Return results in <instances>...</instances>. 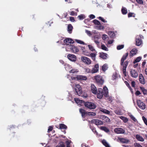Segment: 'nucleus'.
I'll use <instances>...</instances> for the list:
<instances>
[{
  "mask_svg": "<svg viewBox=\"0 0 147 147\" xmlns=\"http://www.w3.org/2000/svg\"><path fill=\"white\" fill-rule=\"evenodd\" d=\"M107 68L108 67L107 64H105L102 66L101 69L103 71H105L107 69Z\"/></svg>",
  "mask_w": 147,
  "mask_h": 147,
  "instance_id": "nucleus-33",
  "label": "nucleus"
},
{
  "mask_svg": "<svg viewBox=\"0 0 147 147\" xmlns=\"http://www.w3.org/2000/svg\"><path fill=\"white\" fill-rule=\"evenodd\" d=\"M136 1L139 4L142 5L143 4V0H136Z\"/></svg>",
  "mask_w": 147,
  "mask_h": 147,
  "instance_id": "nucleus-53",
  "label": "nucleus"
},
{
  "mask_svg": "<svg viewBox=\"0 0 147 147\" xmlns=\"http://www.w3.org/2000/svg\"><path fill=\"white\" fill-rule=\"evenodd\" d=\"M91 91L92 93L94 94H96L97 91H98L96 87L94 84H92L91 86Z\"/></svg>",
  "mask_w": 147,
  "mask_h": 147,
  "instance_id": "nucleus-17",
  "label": "nucleus"
},
{
  "mask_svg": "<svg viewBox=\"0 0 147 147\" xmlns=\"http://www.w3.org/2000/svg\"><path fill=\"white\" fill-rule=\"evenodd\" d=\"M75 40L78 43L80 44L84 45H85L86 44L82 40L77 39Z\"/></svg>",
  "mask_w": 147,
  "mask_h": 147,
  "instance_id": "nucleus-41",
  "label": "nucleus"
},
{
  "mask_svg": "<svg viewBox=\"0 0 147 147\" xmlns=\"http://www.w3.org/2000/svg\"><path fill=\"white\" fill-rule=\"evenodd\" d=\"M93 22L95 25H99L101 24L100 22L98 20L95 19L93 21Z\"/></svg>",
  "mask_w": 147,
  "mask_h": 147,
  "instance_id": "nucleus-38",
  "label": "nucleus"
},
{
  "mask_svg": "<svg viewBox=\"0 0 147 147\" xmlns=\"http://www.w3.org/2000/svg\"><path fill=\"white\" fill-rule=\"evenodd\" d=\"M85 32L89 36H90L92 35V34L91 33V32L87 30H86Z\"/></svg>",
  "mask_w": 147,
  "mask_h": 147,
  "instance_id": "nucleus-58",
  "label": "nucleus"
},
{
  "mask_svg": "<svg viewBox=\"0 0 147 147\" xmlns=\"http://www.w3.org/2000/svg\"><path fill=\"white\" fill-rule=\"evenodd\" d=\"M68 58L70 61H75L76 60V56L74 55L69 54L67 56Z\"/></svg>",
  "mask_w": 147,
  "mask_h": 147,
  "instance_id": "nucleus-13",
  "label": "nucleus"
},
{
  "mask_svg": "<svg viewBox=\"0 0 147 147\" xmlns=\"http://www.w3.org/2000/svg\"><path fill=\"white\" fill-rule=\"evenodd\" d=\"M114 132L117 134H123L125 132V130L122 128H115L114 130Z\"/></svg>",
  "mask_w": 147,
  "mask_h": 147,
  "instance_id": "nucleus-11",
  "label": "nucleus"
},
{
  "mask_svg": "<svg viewBox=\"0 0 147 147\" xmlns=\"http://www.w3.org/2000/svg\"><path fill=\"white\" fill-rule=\"evenodd\" d=\"M59 129H66L67 128V127L65 124L63 123H60L59 125Z\"/></svg>",
  "mask_w": 147,
  "mask_h": 147,
  "instance_id": "nucleus-29",
  "label": "nucleus"
},
{
  "mask_svg": "<svg viewBox=\"0 0 147 147\" xmlns=\"http://www.w3.org/2000/svg\"><path fill=\"white\" fill-rule=\"evenodd\" d=\"M92 39L94 40V41L96 44L98 45L99 44V41L98 40H96L95 37H94V38H93Z\"/></svg>",
  "mask_w": 147,
  "mask_h": 147,
  "instance_id": "nucleus-54",
  "label": "nucleus"
},
{
  "mask_svg": "<svg viewBox=\"0 0 147 147\" xmlns=\"http://www.w3.org/2000/svg\"><path fill=\"white\" fill-rule=\"evenodd\" d=\"M142 119L145 124L147 126V119L144 116L142 117Z\"/></svg>",
  "mask_w": 147,
  "mask_h": 147,
  "instance_id": "nucleus-51",
  "label": "nucleus"
},
{
  "mask_svg": "<svg viewBox=\"0 0 147 147\" xmlns=\"http://www.w3.org/2000/svg\"><path fill=\"white\" fill-rule=\"evenodd\" d=\"M77 79L78 81H82L83 80H86L87 79V78L86 76L82 75H77Z\"/></svg>",
  "mask_w": 147,
  "mask_h": 147,
  "instance_id": "nucleus-14",
  "label": "nucleus"
},
{
  "mask_svg": "<svg viewBox=\"0 0 147 147\" xmlns=\"http://www.w3.org/2000/svg\"><path fill=\"white\" fill-rule=\"evenodd\" d=\"M69 47L71 51L74 53H76L78 52L79 50L77 47L74 45H70Z\"/></svg>",
  "mask_w": 147,
  "mask_h": 147,
  "instance_id": "nucleus-15",
  "label": "nucleus"
},
{
  "mask_svg": "<svg viewBox=\"0 0 147 147\" xmlns=\"http://www.w3.org/2000/svg\"><path fill=\"white\" fill-rule=\"evenodd\" d=\"M75 100L76 102L78 103H79L80 102L81 103H83V101L79 100L78 98H75Z\"/></svg>",
  "mask_w": 147,
  "mask_h": 147,
  "instance_id": "nucleus-43",
  "label": "nucleus"
},
{
  "mask_svg": "<svg viewBox=\"0 0 147 147\" xmlns=\"http://www.w3.org/2000/svg\"><path fill=\"white\" fill-rule=\"evenodd\" d=\"M103 94L105 97H107L108 94V90L107 91H104L103 92Z\"/></svg>",
  "mask_w": 147,
  "mask_h": 147,
  "instance_id": "nucleus-61",
  "label": "nucleus"
},
{
  "mask_svg": "<svg viewBox=\"0 0 147 147\" xmlns=\"http://www.w3.org/2000/svg\"><path fill=\"white\" fill-rule=\"evenodd\" d=\"M134 145L135 147H142L139 144L137 143H135Z\"/></svg>",
  "mask_w": 147,
  "mask_h": 147,
  "instance_id": "nucleus-59",
  "label": "nucleus"
},
{
  "mask_svg": "<svg viewBox=\"0 0 147 147\" xmlns=\"http://www.w3.org/2000/svg\"><path fill=\"white\" fill-rule=\"evenodd\" d=\"M96 56V55L95 54L91 53H90V56L91 57L92 60L94 61L95 60Z\"/></svg>",
  "mask_w": 147,
  "mask_h": 147,
  "instance_id": "nucleus-36",
  "label": "nucleus"
},
{
  "mask_svg": "<svg viewBox=\"0 0 147 147\" xmlns=\"http://www.w3.org/2000/svg\"><path fill=\"white\" fill-rule=\"evenodd\" d=\"M89 123L90 122L91 123H94L96 125H101L103 124V122L99 120L98 119H93L90 121H89Z\"/></svg>",
  "mask_w": 147,
  "mask_h": 147,
  "instance_id": "nucleus-6",
  "label": "nucleus"
},
{
  "mask_svg": "<svg viewBox=\"0 0 147 147\" xmlns=\"http://www.w3.org/2000/svg\"><path fill=\"white\" fill-rule=\"evenodd\" d=\"M115 113L118 115H121V112L120 111L116 110L115 111Z\"/></svg>",
  "mask_w": 147,
  "mask_h": 147,
  "instance_id": "nucleus-60",
  "label": "nucleus"
},
{
  "mask_svg": "<svg viewBox=\"0 0 147 147\" xmlns=\"http://www.w3.org/2000/svg\"><path fill=\"white\" fill-rule=\"evenodd\" d=\"M88 47L89 48L90 50H91L92 51H95V49H94L93 46L91 45H88Z\"/></svg>",
  "mask_w": 147,
  "mask_h": 147,
  "instance_id": "nucleus-49",
  "label": "nucleus"
},
{
  "mask_svg": "<svg viewBox=\"0 0 147 147\" xmlns=\"http://www.w3.org/2000/svg\"><path fill=\"white\" fill-rule=\"evenodd\" d=\"M96 82L98 85H102L104 82V79L102 77L99 75L96 76L94 77Z\"/></svg>",
  "mask_w": 147,
  "mask_h": 147,
  "instance_id": "nucleus-1",
  "label": "nucleus"
},
{
  "mask_svg": "<svg viewBox=\"0 0 147 147\" xmlns=\"http://www.w3.org/2000/svg\"><path fill=\"white\" fill-rule=\"evenodd\" d=\"M99 69V66L98 64H96L94 67L92 69V73H95L97 72Z\"/></svg>",
  "mask_w": 147,
  "mask_h": 147,
  "instance_id": "nucleus-18",
  "label": "nucleus"
},
{
  "mask_svg": "<svg viewBox=\"0 0 147 147\" xmlns=\"http://www.w3.org/2000/svg\"><path fill=\"white\" fill-rule=\"evenodd\" d=\"M78 18L80 20H83L84 18V16L82 14H81L79 15L78 16Z\"/></svg>",
  "mask_w": 147,
  "mask_h": 147,
  "instance_id": "nucleus-52",
  "label": "nucleus"
},
{
  "mask_svg": "<svg viewBox=\"0 0 147 147\" xmlns=\"http://www.w3.org/2000/svg\"><path fill=\"white\" fill-rule=\"evenodd\" d=\"M97 97L98 98L101 99L103 95V90L102 88H99L97 91Z\"/></svg>",
  "mask_w": 147,
  "mask_h": 147,
  "instance_id": "nucleus-7",
  "label": "nucleus"
},
{
  "mask_svg": "<svg viewBox=\"0 0 147 147\" xmlns=\"http://www.w3.org/2000/svg\"><path fill=\"white\" fill-rule=\"evenodd\" d=\"M101 48L102 50L106 51H108V49L104 45H102L101 46Z\"/></svg>",
  "mask_w": 147,
  "mask_h": 147,
  "instance_id": "nucleus-44",
  "label": "nucleus"
},
{
  "mask_svg": "<svg viewBox=\"0 0 147 147\" xmlns=\"http://www.w3.org/2000/svg\"><path fill=\"white\" fill-rule=\"evenodd\" d=\"M53 129V127L51 126H49V128L48 130V132H49L50 131H52Z\"/></svg>",
  "mask_w": 147,
  "mask_h": 147,
  "instance_id": "nucleus-64",
  "label": "nucleus"
},
{
  "mask_svg": "<svg viewBox=\"0 0 147 147\" xmlns=\"http://www.w3.org/2000/svg\"><path fill=\"white\" fill-rule=\"evenodd\" d=\"M141 57H137L136 59L134 61L133 63L135 64L136 63L139 62L141 59Z\"/></svg>",
  "mask_w": 147,
  "mask_h": 147,
  "instance_id": "nucleus-37",
  "label": "nucleus"
},
{
  "mask_svg": "<svg viewBox=\"0 0 147 147\" xmlns=\"http://www.w3.org/2000/svg\"><path fill=\"white\" fill-rule=\"evenodd\" d=\"M96 115V113L95 112H88L87 116L88 115V116H94Z\"/></svg>",
  "mask_w": 147,
  "mask_h": 147,
  "instance_id": "nucleus-40",
  "label": "nucleus"
},
{
  "mask_svg": "<svg viewBox=\"0 0 147 147\" xmlns=\"http://www.w3.org/2000/svg\"><path fill=\"white\" fill-rule=\"evenodd\" d=\"M139 80L140 82L142 84H145V81L144 78L142 75L140 74L139 75Z\"/></svg>",
  "mask_w": 147,
  "mask_h": 147,
  "instance_id": "nucleus-21",
  "label": "nucleus"
},
{
  "mask_svg": "<svg viewBox=\"0 0 147 147\" xmlns=\"http://www.w3.org/2000/svg\"><path fill=\"white\" fill-rule=\"evenodd\" d=\"M128 53H127L125 55H124L121 59V65H122L124 63V61L126 59L128 55Z\"/></svg>",
  "mask_w": 147,
  "mask_h": 147,
  "instance_id": "nucleus-20",
  "label": "nucleus"
},
{
  "mask_svg": "<svg viewBox=\"0 0 147 147\" xmlns=\"http://www.w3.org/2000/svg\"><path fill=\"white\" fill-rule=\"evenodd\" d=\"M64 42L66 45H69V44H73L74 41L72 39L69 38H66L64 40Z\"/></svg>",
  "mask_w": 147,
  "mask_h": 147,
  "instance_id": "nucleus-16",
  "label": "nucleus"
},
{
  "mask_svg": "<svg viewBox=\"0 0 147 147\" xmlns=\"http://www.w3.org/2000/svg\"><path fill=\"white\" fill-rule=\"evenodd\" d=\"M134 14V13L131 12H129L128 14V18H130L131 17H134L135 16L134 15H133Z\"/></svg>",
  "mask_w": 147,
  "mask_h": 147,
  "instance_id": "nucleus-50",
  "label": "nucleus"
},
{
  "mask_svg": "<svg viewBox=\"0 0 147 147\" xmlns=\"http://www.w3.org/2000/svg\"><path fill=\"white\" fill-rule=\"evenodd\" d=\"M122 13L123 15H125L127 13V10L124 7H122L121 10Z\"/></svg>",
  "mask_w": 147,
  "mask_h": 147,
  "instance_id": "nucleus-30",
  "label": "nucleus"
},
{
  "mask_svg": "<svg viewBox=\"0 0 147 147\" xmlns=\"http://www.w3.org/2000/svg\"><path fill=\"white\" fill-rule=\"evenodd\" d=\"M65 145L63 142H61L60 144L59 145L57 146L56 147H64Z\"/></svg>",
  "mask_w": 147,
  "mask_h": 147,
  "instance_id": "nucleus-57",
  "label": "nucleus"
},
{
  "mask_svg": "<svg viewBox=\"0 0 147 147\" xmlns=\"http://www.w3.org/2000/svg\"><path fill=\"white\" fill-rule=\"evenodd\" d=\"M75 90L76 92L78 95H80L81 94L82 92V89L80 86L79 84H76Z\"/></svg>",
  "mask_w": 147,
  "mask_h": 147,
  "instance_id": "nucleus-4",
  "label": "nucleus"
},
{
  "mask_svg": "<svg viewBox=\"0 0 147 147\" xmlns=\"http://www.w3.org/2000/svg\"><path fill=\"white\" fill-rule=\"evenodd\" d=\"M117 77V75L116 73H115L113 74V75L112 76V80H115Z\"/></svg>",
  "mask_w": 147,
  "mask_h": 147,
  "instance_id": "nucleus-48",
  "label": "nucleus"
},
{
  "mask_svg": "<svg viewBox=\"0 0 147 147\" xmlns=\"http://www.w3.org/2000/svg\"><path fill=\"white\" fill-rule=\"evenodd\" d=\"M69 20H70L71 22H74L75 21V20L74 18L72 17H70Z\"/></svg>",
  "mask_w": 147,
  "mask_h": 147,
  "instance_id": "nucleus-62",
  "label": "nucleus"
},
{
  "mask_svg": "<svg viewBox=\"0 0 147 147\" xmlns=\"http://www.w3.org/2000/svg\"><path fill=\"white\" fill-rule=\"evenodd\" d=\"M136 138L139 141L143 142L144 141V139L139 135H136Z\"/></svg>",
  "mask_w": 147,
  "mask_h": 147,
  "instance_id": "nucleus-25",
  "label": "nucleus"
},
{
  "mask_svg": "<svg viewBox=\"0 0 147 147\" xmlns=\"http://www.w3.org/2000/svg\"><path fill=\"white\" fill-rule=\"evenodd\" d=\"M140 88L143 93L144 94H147V90L145 89L144 88L140 87Z\"/></svg>",
  "mask_w": 147,
  "mask_h": 147,
  "instance_id": "nucleus-35",
  "label": "nucleus"
},
{
  "mask_svg": "<svg viewBox=\"0 0 147 147\" xmlns=\"http://www.w3.org/2000/svg\"><path fill=\"white\" fill-rule=\"evenodd\" d=\"M107 36L106 34H103L102 35V38L103 40H105L107 39Z\"/></svg>",
  "mask_w": 147,
  "mask_h": 147,
  "instance_id": "nucleus-63",
  "label": "nucleus"
},
{
  "mask_svg": "<svg viewBox=\"0 0 147 147\" xmlns=\"http://www.w3.org/2000/svg\"><path fill=\"white\" fill-rule=\"evenodd\" d=\"M78 72V71L77 69H73L70 70L69 73H70L75 74L76 73Z\"/></svg>",
  "mask_w": 147,
  "mask_h": 147,
  "instance_id": "nucleus-39",
  "label": "nucleus"
},
{
  "mask_svg": "<svg viewBox=\"0 0 147 147\" xmlns=\"http://www.w3.org/2000/svg\"><path fill=\"white\" fill-rule=\"evenodd\" d=\"M82 61L86 64L89 65L91 64V61L89 58L85 56H82L81 57Z\"/></svg>",
  "mask_w": 147,
  "mask_h": 147,
  "instance_id": "nucleus-5",
  "label": "nucleus"
},
{
  "mask_svg": "<svg viewBox=\"0 0 147 147\" xmlns=\"http://www.w3.org/2000/svg\"><path fill=\"white\" fill-rule=\"evenodd\" d=\"M122 120H123V121L124 123H126L127 122V121H128V119L127 118H126V117L121 116L119 117Z\"/></svg>",
  "mask_w": 147,
  "mask_h": 147,
  "instance_id": "nucleus-34",
  "label": "nucleus"
},
{
  "mask_svg": "<svg viewBox=\"0 0 147 147\" xmlns=\"http://www.w3.org/2000/svg\"><path fill=\"white\" fill-rule=\"evenodd\" d=\"M83 103L84 104L85 107L90 109H95L96 107V106L94 103L88 102H85L83 101Z\"/></svg>",
  "mask_w": 147,
  "mask_h": 147,
  "instance_id": "nucleus-2",
  "label": "nucleus"
},
{
  "mask_svg": "<svg viewBox=\"0 0 147 147\" xmlns=\"http://www.w3.org/2000/svg\"><path fill=\"white\" fill-rule=\"evenodd\" d=\"M104 28V26L102 25H99V26L97 27V29L98 30H101L103 29Z\"/></svg>",
  "mask_w": 147,
  "mask_h": 147,
  "instance_id": "nucleus-55",
  "label": "nucleus"
},
{
  "mask_svg": "<svg viewBox=\"0 0 147 147\" xmlns=\"http://www.w3.org/2000/svg\"><path fill=\"white\" fill-rule=\"evenodd\" d=\"M131 76L134 78H136L138 77V73L135 70L131 69L130 71Z\"/></svg>",
  "mask_w": 147,
  "mask_h": 147,
  "instance_id": "nucleus-8",
  "label": "nucleus"
},
{
  "mask_svg": "<svg viewBox=\"0 0 147 147\" xmlns=\"http://www.w3.org/2000/svg\"><path fill=\"white\" fill-rule=\"evenodd\" d=\"M125 84L126 86L129 88V89L130 90V91H131V90H132V89L131 88L129 84L126 81L125 82Z\"/></svg>",
  "mask_w": 147,
  "mask_h": 147,
  "instance_id": "nucleus-47",
  "label": "nucleus"
},
{
  "mask_svg": "<svg viewBox=\"0 0 147 147\" xmlns=\"http://www.w3.org/2000/svg\"><path fill=\"white\" fill-rule=\"evenodd\" d=\"M137 50L136 49H133L131 50L129 53L130 57H131L135 55L137 53Z\"/></svg>",
  "mask_w": 147,
  "mask_h": 147,
  "instance_id": "nucleus-24",
  "label": "nucleus"
},
{
  "mask_svg": "<svg viewBox=\"0 0 147 147\" xmlns=\"http://www.w3.org/2000/svg\"><path fill=\"white\" fill-rule=\"evenodd\" d=\"M108 34L110 37L112 38H113L115 36V34L113 31H109L108 32Z\"/></svg>",
  "mask_w": 147,
  "mask_h": 147,
  "instance_id": "nucleus-31",
  "label": "nucleus"
},
{
  "mask_svg": "<svg viewBox=\"0 0 147 147\" xmlns=\"http://www.w3.org/2000/svg\"><path fill=\"white\" fill-rule=\"evenodd\" d=\"M73 29V27L71 24H69L68 25L67 27V31L69 33L72 32Z\"/></svg>",
  "mask_w": 147,
  "mask_h": 147,
  "instance_id": "nucleus-27",
  "label": "nucleus"
},
{
  "mask_svg": "<svg viewBox=\"0 0 147 147\" xmlns=\"http://www.w3.org/2000/svg\"><path fill=\"white\" fill-rule=\"evenodd\" d=\"M99 57L103 59H106L107 58V54L103 52L99 53Z\"/></svg>",
  "mask_w": 147,
  "mask_h": 147,
  "instance_id": "nucleus-23",
  "label": "nucleus"
},
{
  "mask_svg": "<svg viewBox=\"0 0 147 147\" xmlns=\"http://www.w3.org/2000/svg\"><path fill=\"white\" fill-rule=\"evenodd\" d=\"M100 110L101 111L106 114H109L110 113V112L109 111L105 109L100 108Z\"/></svg>",
  "mask_w": 147,
  "mask_h": 147,
  "instance_id": "nucleus-28",
  "label": "nucleus"
},
{
  "mask_svg": "<svg viewBox=\"0 0 147 147\" xmlns=\"http://www.w3.org/2000/svg\"><path fill=\"white\" fill-rule=\"evenodd\" d=\"M124 47V45H119L117 46V49L118 50H121V49L123 48Z\"/></svg>",
  "mask_w": 147,
  "mask_h": 147,
  "instance_id": "nucleus-46",
  "label": "nucleus"
},
{
  "mask_svg": "<svg viewBox=\"0 0 147 147\" xmlns=\"http://www.w3.org/2000/svg\"><path fill=\"white\" fill-rule=\"evenodd\" d=\"M91 129L94 134H96V135H98V133L96 131L95 128L94 127H92L91 128Z\"/></svg>",
  "mask_w": 147,
  "mask_h": 147,
  "instance_id": "nucleus-42",
  "label": "nucleus"
},
{
  "mask_svg": "<svg viewBox=\"0 0 147 147\" xmlns=\"http://www.w3.org/2000/svg\"><path fill=\"white\" fill-rule=\"evenodd\" d=\"M100 118L106 122H109L110 121V119L108 117L105 115H101L100 117Z\"/></svg>",
  "mask_w": 147,
  "mask_h": 147,
  "instance_id": "nucleus-22",
  "label": "nucleus"
},
{
  "mask_svg": "<svg viewBox=\"0 0 147 147\" xmlns=\"http://www.w3.org/2000/svg\"><path fill=\"white\" fill-rule=\"evenodd\" d=\"M77 13L74 11H72L70 12V15L71 16H77Z\"/></svg>",
  "mask_w": 147,
  "mask_h": 147,
  "instance_id": "nucleus-56",
  "label": "nucleus"
},
{
  "mask_svg": "<svg viewBox=\"0 0 147 147\" xmlns=\"http://www.w3.org/2000/svg\"><path fill=\"white\" fill-rule=\"evenodd\" d=\"M79 111L83 118H84L87 116L88 112L86 111L84 109H80Z\"/></svg>",
  "mask_w": 147,
  "mask_h": 147,
  "instance_id": "nucleus-12",
  "label": "nucleus"
},
{
  "mask_svg": "<svg viewBox=\"0 0 147 147\" xmlns=\"http://www.w3.org/2000/svg\"><path fill=\"white\" fill-rule=\"evenodd\" d=\"M101 130L104 131L105 132L108 133L109 132V130L108 128L105 126H101L100 127Z\"/></svg>",
  "mask_w": 147,
  "mask_h": 147,
  "instance_id": "nucleus-26",
  "label": "nucleus"
},
{
  "mask_svg": "<svg viewBox=\"0 0 147 147\" xmlns=\"http://www.w3.org/2000/svg\"><path fill=\"white\" fill-rule=\"evenodd\" d=\"M118 140L123 143H127L129 142V140L123 138H121L118 137V140L117 141H119Z\"/></svg>",
  "mask_w": 147,
  "mask_h": 147,
  "instance_id": "nucleus-19",
  "label": "nucleus"
},
{
  "mask_svg": "<svg viewBox=\"0 0 147 147\" xmlns=\"http://www.w3.org/2000/svg\"><path fill=\"white\" fill-rule=\"evenodd\" d=\"M98 18L101 21L104 23H106L107 22V21L106 20H105L103 18H102L101 17H99Z\"/></svg>",
  "mask_w": 147,
  "mask_h": 147,
  "instance_id": "nucleus-45",
  "label": "nucleus"
},
{
  "mask_svg": "<svg viewBox=\"0 0 147 147\" xmlns=\"http://www.w3.org/2000/svg\"><path fill=\"white\" fill-rule=\"evenodd\" d=\"M128 64V61H125L124 63L122 65H123V74L125 76H126V68Z\"/></svg>",
  "mask_w": 147,
  "mask_h": 147,
  "instance_id": "nucleus-10",
  "label": "nucleus"
},
{
  "mask_svg": "<svg viewBox=\"0 0 147 147\" xmlns=\"http://www.w3.org/2000/svg\"><path fill=\"white\" fill-rule=\"evenodd\" d=\"M137 103L139 107L141 109L144 110L145 108V104L140 100L137 101Z\"/></svg>",
  "mask_w": 147,
  "mask_h": 147,
  "instance_id": "nucleus-9",
  "label": "nucleus"
},
{
  "mask_svg": "<svg viewBox=\"0 0 147 147\" xmlns=\"http://www.w3.org/2000/svg\"><path fill=\"white\" fill-rule=\"evenodd\" d=\"M143 36L142 35H140L139 36H137L136 38V45L137 46H140L142 44V41L141 38H143Z\"/></svg>",
  "mask_w": 147,
  "mask_h": 147,
  "instance_id": "nucleus-3",
  "label": "nucleus"
},
{
  "mask_svg": "<svg viewBox=\"0 0 147 147\" xmlns=\"http://www.w3.org/2000/svg\"><path fill=\"white\" fill-rule=\"evenodd\" d=\"M102 142L103 145L106 147H111L105 140H103L102 141Z\"/></svg>",
  "mask_w": 147,
  "mask_h": 147,
  "instance_id": "nucleus-32",
  "label": "nucleus"
}]
</instances>
